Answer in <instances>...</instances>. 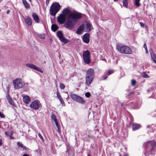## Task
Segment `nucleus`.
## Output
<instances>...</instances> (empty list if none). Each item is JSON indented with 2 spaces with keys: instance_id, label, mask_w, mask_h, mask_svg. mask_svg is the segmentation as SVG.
Here are the masks:
<instances>
[{
  "instance_id": "c85d7f7f",
  "label": "nucleus",
  "mask_w": 156,
  "mask_h": 156,
  "mask_svg": "<svg viewBox=\"0 0 156 156\" xmlns=\"http://www.w3.org/2000/svg\"><path fill=\"white\" fill-rule=\"evenodd\" d=\"M37 36L38 37H39L41 39H44L45 38V35L44 34H38L37 35Z\"/></svg>"
},
{
  "instance_id": "2f4dec72",
  "label": "nucleus",
  "mask_w": 156,
  "mask_h": 156,
  "mask_svg": "<svg viewBox=\"0 0 156 156\" xmlns=\"http://www.w3.org/2000/svg\"><path fill=\"white\" fill-rule=\"evenodd\" d=\"M59 87L61 89L63 90L65 87V85L62 83H60L59 85Z\"/></svg>"
},
{
  "instance_id": "39448f33",
  "label": "nucleus",
  "mask_w": 156,
  "mask_h": 156,
  "mask_svg": "<svg viewBox=\"0 0 156 156\" xmlns=\"http://www.w3.org/2000/svg\"><path fill=\"white\" fill-rule=\"evenodd\" d=\"M83 62L85 63L89 64L90 63V53L88 50L83 51Z\"/></svg>"
},
{
  "instance_id": "0eeeda50",
  "label": "nucleus",
  "mask_w": 156,
  "mask_h": 156,
  "mask_svg": "<svg viewBox=\"0 0 156 156\" xmlns=\"http://www.w3.org/2000/svg\"><path fill=\"white\" fill-rule=\"evenodd\" d=\"M13 84L15 88L18 89L23 87L25 84L21 80L17 79L13 80Z\"/></svg>"
},
{
  "instance_id": "de8ad7c7",
  "label": "nucleus",
  "mask_w": 156,
  "mask_h": 156,
  "mask_svg": "<svg viewBox=\"0 0 156 156\" xmlns=\"http://www.w3.org/2000/svg\"><path fill=\"white\" fill-rule=\"evenodd\" d=\"M145 51L146 52V53H148V50L147 48H146Z\"/></svg>"
},
{
  "instance_id": "f257e3e1",
  "label": "nucleus",
  "mask_w": 156,
  "mask_h": 156,
  "mask_svg": "<svg viewBox=\"0 0 156 156\" xmlns=\"http://www.w3.org/2000/svg\"><path fill=\"white\" fill-rule=\"evenodd\" d=\"M70 12L68 8H66L63 10L62 13L68 15L66 21L64 24L65 27L69 30H72L74 28L78 20L81 18L82 14L78 12Z\"/></svg>"
},
{
  "instance_id": "052dcab7",
  "label": "nucleus",
  "mask_w": 156,
  "mask_h": 156,
  "mask_svg": "<svg viewBox=\"0 0 156 156\" xmlns=\"http://www.w3.org/2000/svg\"><path fill=\"white\" fill-rule=\"evenodd\" d=\"M119 156H121V154H120V155H119Z\"/></svg>"
},
{
  "instance_id": "a878e982",
  "label": "nucleus",
  "mask_w": 156,
  "mask_h": 156,
  "mask_svg": "<svg viewBox=\"0 0 156 156\" xmlns=\"http://www.w3.org/2000/svg\"><path fill=\"white\" fill-rule=\"evenodd\" d=\"M7 98L9 102L11 105H13L14 104V102L10 96L8 95L7 96Z\"/></svg>"
},
{
  "instance_id": "9d476101",
  "label": "nucleus",
  "mask_w": 156,
  "mask_h": 156,
  "mask_svg": "<svg viewBox=\"0 0 156 156\" xmlns=\"http://www.w3.org/2000/svg\"><path fill=\"white\" fill-rule=\"evenodd\" d=\"M30 106L34 109H37L40 108V104L39 101H34L30 105Z\"/></svg>"
},
{
  "instance_id": "bf43d9fd",
  "label": "nucleus",
  "mask_w": 156,
  "mask_h": 156,
  "mask_svg": "<svg viewBox=\"0 0 156 156\" xmlns=\"http://www.w3.org/2000/svg\"><path fill=\"white\" fill-rule=\"evenodd\" d=\"M30 2H31V0H29Z\"/></svg>"
},
{
  "instance_id": "7c9ffc66",
  "label": "nucleus",
  "mask_w": 156,
  "mask_h": 156,
  "mask_svg": "<svg viewBox=\"0 0 156 156\" xmlns=\"http://www.w3.org/2000/svg\"><path fill=\"white\" fill-rule=\"evenodd\" d=\"M140 0H135V4L138 7L140 5V4L139 3Z\"/></svg>"
},
{
  "instance_id": "9b49d317",
  "label": "nucleus",
  "mask_w": 156,
  "mask_h": 156,
  "mask_svg": "<svg viewBox=\"0 0 156 156\" xmlns=\"http://www.w3.org/2000/svg\"><path fill=\"white\" fill-rule=\"evenodd\" d=\"M94 72L93 69H89L87 71L86 76L94 78Z\"/></svg>"
},
{
  "instance_id": "3c124183",
  "label": "nucleus",
  "mask_w": 156,
  "mask_h": 156,
  "mask_svg": "<svg viewBox=\"0 0 156 156\" xmlns=\"http://www.w3.org/2000/svg\"><path fill=\"white\" fill-rule=\"evenodd\" d=\"M10 137L12 139H13L14 138V137H12V136H10Z\"/></svg>"
},
{
  "instance_id": "c756f323",
  "label": "nucleus",
  "mask_w": 156,
  "mask_h": 156,
  "mask_svg": "<svg viewBox=\"0 0 156 156\" xmlns=\"http://www.w3.org/2000/svg\"><path fill=\"white\" fill-rule=\"evenodd\" d=\"M56 95H57L56 97L59 100L62 99V97H61V95L59 92H57Z\"/></svg>"
},
{
  "instance_id": "f03ea898",
  "label": "nucleus",
  "mask_w": 156,
  "mask_h": 156,
  "mask_svg": "<svg viewBox=\"0 0 156 156\" xmlns=\"http://www.w3.org/2000/svg\"><path fill=\"white\" fill-rule=\"evenodd\" d=\"M155 144L154 141H148L144 144L145 148V154L146 156H148L150 154H154V148L155 147Z\"/></svg>"
},
{
  "instance_id": "4c0bfd02",
  "label": "nucleus",
  "mask_w": 156,
  "mask_h": 156,
  "mask_svg": "<svg viewBox=\"0 0 156 156\" xmlns=\"http://www.w3.org/2000/svg\"><path fill=\"white\" fill-rule=\"evenodd\" d=\"M0 117L1 118H4L5 117L4 115L1 112H0Z\"/></svg>"
},
{
  "instance_id": "a18cd8bd",
  "label": "nucleus",
  "mask_w": 156,
  "mask_h": 156,
  "mask_svg": "<svg viewBox=\"0 0 156 156\" xmlns=\"http://www.w3.org/2000/svg\"><path fill=\"white\" fill-rule=\"evenodd\" d=\"M23 156H29V155L27 154H24L23 155Z\"/></svg>"
},
{
  "instance_id": "ea45409f",
  "label": "nucleus",
  "mask_w": 156,
  "mask_h": 156,
  "mask_svg": "<svg viewBox=\"0 0 156 156\" xmlns=\"http://www.w3.org/2000/svg\"><path fill=\"white\" fill-rule=\"evenodd\" d=\"M9 131H8L5 132V135L7 136H9Z\"/></svg>"
},
{
  "instance_id": "1a4fd4ad",
  "label": "nucleus",
  "mask_w": 156,
  "mask_h": 156,
  "mask_svg": "<svg viewBox=\"0 0 156 156\" xmlns=\"http://www.w3.org/2000/svg\"><path fill=\"white\" fill-rule=\"evenodd\" d=\"M25 66L27 67L38 71L41 73H42L43 72L41 69L39 68L38 67L33 64L31 63H27L25 64Z\"/></svg>"
},
{
  "instance_id": "864d4df0",
  "label": "nucleus",
  "mask_w": 156,
  "mask_h": 156,
  "mask_svg": "<svg viewBox=\"0 0 156 156\" xmlns=\"http://www.w3.org/2000/svg\"><path fill=\"white\" fill-rule=\"evenodd\" d=\"M87 156H91V155L90 154H88Z\"/></svg>"
},
{
  "instance_id": "a211bd4d",
  "label": "nucleus",
  "mask_w": 156,
  "mask_h": 156,
  "mask_svg": "<svg viewBox=\"0 0 156 156\" xmlns=\"http://www.w3.org/2000/svg\"><path fill=\"white\" fill-rule=\"evenodd\" d=\"M134 105L136 107V108H138L140 107L141 104V100L139 99H137L136 101L135 102H133Z\"/></svg>"
},
{
  "instance_id": "7ed1b4c3",
  "label": "nucleus",
  "mask_w": 156,
  "mask_h": 156,
  "mask_svg": "<svg viewBox=\"0 0 156 156\" xmlns=\"http://www.w3.org/2000/svg\"><path fill=\"white\" fill-rule=\"evenodd\" d=\"M116 49L120 53L122 54H130L132 53V51L129 47L126 46H117Z\"/></svg>"
},
{
  "instance_id": "09e8293b",
  "label": "nucleus",
  "mask_w": 156,
  "mask_h": 156,
  "mask_svg": "<svg viewBox=\"0 0 156 156\" xmlns=\"http://www.w3.org/2000/svg\"><path fill=\"white\" fill-rule=\"evenodd\" d=\"M123 156H128V155L127 154H125Z\"/></svg>"
},
{
  "instance_id": "e433bc0d",
  "label": "nucleus",
  "mask_w": 156,
  "mask_h": 156,
  "mask_svg": "<svg viewBox=\"0 0 156 156\" xmlns=\"http://www.w3.org/2000/svg\"><path fill=\"white\" fill-rule=\"evenodd\" d=\"M143 76L145 78H149V76L145 73H144L143 75Z\"/></svg>"
},
{
  "instance_id": "f704fd0d",
  "label": "nucleus",
  "mask_w": 156,
  "mask_h": 156,
  "mask_svg": "<svg viewBox=\"0 0 156 156\" xmlns=\"http://www.w3.org/2000/svg\"><path fill=\"white\" fill-rule=\"evenodd\" d=\"M38 135L40 138L41 139L42 141H44V139L41 135L40 133H38Z\"/></svg>"
},
{
  "instance_id": "aec40b11",
  "label": "nucleus",
  "mask_w": 156,
  "mask_h": 156,
  "mask_svg": "<svg viewBox=\"0 0 156 156\" xmlns=\"http://www.w3.org/2000/svg\"><path fill=\"white\" fill-rule=\"evenodd\" d=\"M23 101L26 104H28L30 101V99L29 96L25 95L23 96Z\"/></svg>"
},
{
  "instance_id": "4be33fe9",
  "label": "nucleus",
  "mask_w": 156,
  "mask_h": 156,
  "mask_svg": "<svg viewBox=\"0 0 156 156\" xmlns=\"http://www.w3.org/2000/svg\"><path fill=\"white\" fill-rule=\"evenodd\" d=\"M92 26L91 24L87 22L86 23L85 28L86 31L87 32H90L91 30V27Z\"/></svg>"
},
{
  "instance_id": "c9c22d12",
  "label": "nucleus",
  "mask_w": 156,
  "mask_h": 156,
  "mask_svg": "<svg viewBox=\"0 0 156 156\" xmlns=\"http://www.w3.org/2000/svg\"><path fill=\"white\" fill-rule=\"evenodd\" d=\"M85 96L87 98H89L90 96V93L89 92H86L85 94Z\"/></svg>"
},
{
  "instance_id": "5fc2aeb1",
  "label": "nucleus",
  "mask_w": 156,
  "mask_h": 156,
  "mask_svg": "<svg viewBox=\"0 0 156 156\" xmlns=\"http://www.w3.org/2000/svg\"><path fill=\"white\" fill-rule=\"evenodd\" d=\"M88 137L89 138H90V137H91V136L90 135H88Z\"/></svg>"
},
{
  "instance_id": "412c9836",
  "label": "nucleus",
  "mask_w": 156,
  "mask_h": 156,
  "mask_svg": "<svg viewBox=\"0 0 156 156\" xmlns=\"http://www.w3.org/2000/svg\"><path fill=\"white\" fill-rule=\"evenodd\" d=\"M25 20L27 24L29 26H31L32 23V19L28 16L25 19Z\"/></svg>"
},
{
  "instance_id": "a19ab883",
  "label": "nucleus",
  "mask_w": 156,
  "mask_h": 156,
  "mask_svg": "<svg viewBox=\"0 0 156 156\" xmlns=\"http://www.w3.org/2000/svg\"><path fill=\"white\" fill-rule=\"evenodd\" d=\"M107 78V76L104 77L103 76L101 77V80H106Z\"/></svg>"
},
{
  "instance_id": "dca6fc26",
  "label": "nucleus",
  "mask_w": 156,
  "mask_h": 156,
  "mask_svg": "<svg viewBox=\"0 0 156 156\" xmlns=\"http://www.w3.org/2000/svg\"><path fill=\"white\" fill-rule=\"evenodd\" d=\"M149 51L150 53L151 58L153 60L154 62L156 63V55L153 52L151 49L149 50Z\"/></svg>"
},
{
  "instance_id": "6e6552de",
  "label": "nucleus",
  "mask_w": 156,
  "mask_h": 156,
  "mask_svg": "<svg viewBox=\"0 0 156 156\" xmlns=\"http://www.w3.org/2000/svg\"><path fill=\"white\" fill-rule=\"evenodd\" d=\"M57 35L59 39L62 42L65 43H67V40L63 36L62 33L60 31L57 32Z\"/></svg>"
},
{
  "instance_id": "ddd939ff",
  "label": "nucleus",
  "mask_w": 156,
  "mask_h": 156,
  "mask_svg": "<svg viewBox=\"0 0 156 156\" xmlns=\"http://www.w3.org/2000/svg\"><path fill=\"white\" fill-rule=\"evenodd\" d=\"M82 39L83 42L86 44L90 42V34L88 33H86L83 36Z\"/></svg>"
},
{
  "instance_id": "8fccbe9b",
  "label": "nucleus",
  "mask_w": 156,
  "mask_h": 156,
  "mask_svg": "<svg viewBox=\"0 0 156 156\" xmlns=\"http://www.w3.org/2000/svg\"><path fill=\"white\" fill-rule=\"evenodd\" d=\"M48 3H49V1H48V0H47L46 2V4L48 5Z\"/></svg>"
},
{
  "instance_id": "cd10ccee",
  "label": "nucleus",
  "mask_w": 156,
  "mask_h": 156,
  "mask_svg": "<svg viewBox=\"0 0 156 156\" xmlns=\"http://www.w3.org/2000/svg\"><path fill=\"white\" fill-rule=\"evenodd\" d=\"M123 6L127 8L128 7V3L127 0H123Z\"/></svg>"
},
{
  "instance_id": "20e7f679",
  "label": "nucleus",
  "mask_w": 156,
  "mask_h": 156,
  "mask_svg": "<svg viewBox=\"0 0 156 156\" xmlns=\"http://www.w3.org/2000/svg\"><path fill=\"white\" fill-rule=\"evenodd\" d=\"M60 7V4L58 3H53L50 7V14L52 16H55L59 11Z\"/></svg>"
},
{
  "instance_id": "79ce46f5",
  "label": "nucleus",
  "mask_w": 156,
  "mask_h": 156,
  "mask_svg": "<svg viewBox=\"0 0 156 156\" xmlns=\"http://www.w3.org/2000/svg\"><path fill=\"white\" fill-rule=\"evenodd\" d=\"M140 24L141 27H144V23L142 22H140Z\"/></svg>"
},
{
  "instance_id": "6e6d98bb",
  "label": "nucleus",
  "mask_w": 156,
  "mask_h": 156,
  "mask_svg": "<svg viewBox=\"0 0 156 156\" xmlns=\"http://www.w3.org/2000/svg\"><path fill=\"white\" fill-rule=\"evenodd\" d=\"M149 126H148H148H147V128H149Z\"/></svg>"
},
{
  "instance_id": "c03bdc74",
  "label": "nucleus",
  "mask_w": 156,
  "mask_h": 156,
  "mask_svg": "<svg viewBox=\"0 0 156 156\" xmlns=\"http://www.w3.org/2000/svg\"><path fill=\"white\" fill-rule=\"evenodd\" d=\"M143 47L145 48V49H146V48H147V45H146V43H145L144 44Z\"/></svg>"
},
{
  "instance_id": "393cba45",
  "label": "nucleus",
  "mask_w": 156,
  "mask_h": 156,
  "mask_svg": "<svg viewBox=\"0 0 156 156\" xmlns=\"http://www.w3.org/2000/svg\"><path fill=\"white\" fill-rule=\"evenodd\" d=\"M22 2L25 7L27 9H29L30 8L29 5L28 4L26 0H22Z\"/></svg>"
},
{
  "instance_id": "473e14b6",
  "label": "nucleus",
  "mask_w": 156,
  "mask_h": 156,
  "mask_svg": "<svg viewBox=\"0 0 156 156\" xmlns=\"http://www.w3.org/2000/svg\"><path fill=\"white\" fill-rule=\"evenodd\" d=\"M60 102V103L62 105V106H65V103L63 101L62 98L59 100Z\"/></svg>"
},
{
  "instance_id": "13d9d810",
  "label": "nucleus",
  "mask_w": 156,
  "mask_h": 156,
  "mask_svg": "<svg viewBox=\"0 0 156 156\" xmlns=\"http://www.w3.org/2000/svg\"><path fill=\"white\" fill-rule=\"evenodd\" d=\"M103 60H104V61H105V60H105V59H103Z\"/></svg>"
},
{
  "instance_id": "49530a36",
  "label": "nucleus",
  "mask_w": 156,
  "mask_h": 156,
  "mask_svg": "<svg viewBox=\"0 0 156 156\" xmlns=\"http://www.w3.org/2000/svg\"><path fill=\"white\" fill-rule=\"evenodd\" d=\"M2 140L1 139H0V146L2 145Z\"/></svg>"
},
{
  "instance_id": "37998d69",
  "label": "nucleus",
  "mask_w": 156,
  "mask_h": 156,
  "mask_svg": "<svg viewBox=\"0 0 156 156\" xmlns=\"http://www.w3.org/2000/svg\"><path fill=\"white\" fill-rule=\"evenodd\" d=\"M9 133H10V136H12V135H13V131H9Z\"/></svg>"
},
{
  "instance_id": "58836bf2",
  "label": "nucleus",
  "mask_w": 156,
  "mask_h": 156,
  "mask_svg": "<svg viewBox=\"0 0 156 156\" xmlns=\"http://www.w3.org/2000/svg\"><path fill=\"white\" fill-rule=\"evenodd\" d=\"M114 73L113 70H109L108 72V73L109 75H110Z\"/></svg>"
},
{
  "instance_id": "b1692460",
  "label": "nucleus",
  "mask_w": 156,
  "mask_h": 156,
  "mask_svg": "<svg viewBox=\"0 0 156 156\" xmlns=\"http://www.w3.org/2000/svg\"><path fill=\"white\" fill-rule=\"evenodd\" d=\"M58 27L57 25L55 24H53L51 25V29L52 31L55 32L58 29Z\"/></svg>"
},
{
  "instance_id": "4d7b16f0",
  "label": "nucleus",
  "mask_w": 156,
  "mask_h": 156,
  "mask_svg": "<svg viewBox=\"0 0 156 156\" xmlns=\"http://www.w3.org/2000/svg\"><path fill=\"white\" fill-rule=\"evenodd\" d=\"M67 95H68V96H67V98H68L69 97L68 94Z\"/></svg>"
},
{
  "instance_id": "f3484780",
  "label": "nucleus",
  "mask_w": 156,
  "mask_h": 156,
  "mask_svg": "<svg viewBox=\"0 0 156 156\" xmlns=\"http://www.w3.org/2000/svg\"><path fill=\"white\" fill-rule=\"evenodd\" d=\"M131 124L132 126V129L133 131L139 129L140 127V125L139 124L134 122H132Z\"/></svg>"
},
{
  "instance_id": "f8f14e48",
  "label": "nucleus",
  "mask_w": 156,
  "mask_h": 156,
  "mask_svg": "<svg viewBox=\"0 0 156 156\" xmlns=\"http://www.w3.org/2000/svg\"><path fill=\"white\" fill-rule=\"evenodd\" d=\"M57 20L58 23L60 24H62L64 23L66 20L65 16L62 14L57 17Z\"/></svg>"
},
{
  "instance_id": "4468645a",
  "label": "nucleus",
  "mask_w": 156,
  "mask_h": 156,
  "mask_svg": "<svg viewBox=\"0 0 156 156\" xmlns=\"http://www.w3.org/2000/svg\"><path fill=\"white\" fill-rule=\"evenodd\" d=\"M85 27V26L84 24H82L80 25L77 29L76 33L79 35L81 34L82 31L84 30Z\"/></svg>"
},
{
  "instance_id": "603ef678",
  "label": "nucleus",
  "mask_w": 156,
  "mask_h": 156,
  "mask_svg": "<svg viewBox=\"0 0 156 156\" xmlns=\"http://www.w3.org/2000/svg\"><path fill=\"white\" fill-rule=\"evenodd\" d=\"M9 12H10L9 10H7V12H7V14H8V13H9Z\"/></svg>"
},
{
  "instance_id": "72a5a7b5",
  "label": "nucleus",
  "mask_w": 156,
  "mask_h": 156,
  "mask_svg": "<svg viewBox=\"0 0 156 156\" xmlns=\"http://www.w3.org/2000/svg\"><path fill=\"white\" fill-rule=\"evenodd\" d=\"M131 84L133 86H134L135 85L136 83V81L135 80H131Z\"/></svg>"
},
{
  "instance_id": "6ab92c4d",
  "label": "nucleus",
  "mask_w": 156,
  "mask_h": 156,
  "mask_svg": "<svg viewBox=\"0 0 156 156\" xmlns=\"http://www.w3.org/2000/svg\"><path fill=\"white\" fill-rule=\"evenodd\" d=\"M51 118L52 120L54 121L55 123L56 126L58 128L59 127V125L58 123L57 119L55 115L54 114H52L51 115Z\"/></svg>"
},
{
  "instance_id": "bb28decb",
  "label": "nucleus",
  "mask_w": 156,
  "mask_h": 156,
  "mask_svg": "<svg viewBox=\"0 0 156 156\" xmlns=\"http://www.w3.org/2000/svg\"><path fill=\"white\" fill-rule=\"evenodd\" d=\"M17 144L19 147H22V148L24 149H26V147L25 146H24L20 142H18L17 143Z\"/></svg>"
},
{
  "instance_id": "5701e85b",
  "label": "nucleus",
  "mask_w": 156,
  "mask_h": 156,
  "mask_svg": "<svg viewBox=\"0 0 156 156\" xmlns=\"http://www.w3.org/2000/svg\"><path fill=\"white\" fill-rule=\"evenodd\" d=\"M33 18L36 23H38L40 22V20L37 15L35 13H33L32 15Z\"/></svg>"
},
{
  "instance_id": "423d86ee",
  "label": "nucleus",
  "mask_w": 156,
  "mask_h": 156,
  "mask_svg": "<svg viewBox=\"0 0 156 156\" xmlns=\"http://www.w3.org/2000/svg\"><path fill=\"white\" fill-rule=\"evenodd\" d=\"M70 96L72 99L76 102L82 104L85 102V101L82 98L77 94L71 93Z\"/></svg>"
},
{
  "instance_id": "2eb2a0df",
  "label": "nucleus",
  "mask_w": 156,
  "mask_h": 156,
  "mask_svg": "<svg viewBox=\"0 0 156 156\" xmlns=\"http://www.w3.org/2000/svg\"><path fill=\"white\" fill-rule=\"evenodd\" d=\"M94 78L86 76L85 83L86 85L89 86L92 82Z\"/></svg>"
}]
</instances>
